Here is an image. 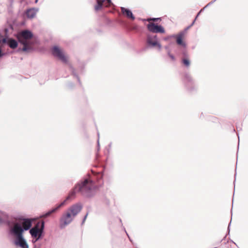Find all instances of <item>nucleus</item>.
I'll use <instances>...</instances> for the list:
<instances>
[{"label": "nucleus", "mask_w": 248, "mask_h": 248, "mask_svg": "<svg viewBox=\"0 0 248 248\" xmlns=\"http://www.w3.org/2000/svg\"><path fill=\"white\" fill-rule=\"evenodd\" d=\"M101 202L103 204L106 206H108L110 205V200L106 196H104L102 198Z\"/></svg>", "instance_id": "nucleus-19"}, {"label": "nucleus", "mask_w": 248, "mask_h": 248, "mask_svg": "<svg viewBox=\"0 0 248 248\" xmlns=\"http://www.w3.org/2000/svg\"><path fill=\"white\" fill-rule=\"evenodd\" d=\"M33 37V34L29 30H24L19 32L17 35V38L18 42L23 45V48L21 49L23 51H29L32 49L31 46V43L30 41Z\"/></svg>", "instance_id": "nucleus-3"}, {"label": "nucleus", "mask_w": 248, "mask_h": 248, "mask_svg": "<svg viewBox=\"0 0 248 248\" xmlns=\"http://www.w3.org/2000/svg\"><path fill=\"white\" fill-rule=\"evenodd\" d=\"M105 0H96L97 4L95 5L94 8L96 11L100 10L103 5Z\"/></svg>", "instance_id": "nucleus-18"}, {"label": "nucleus", "mask_w": 248, "mask_h": 248, "mask_svg": "<svg viewBox=\"0 0 248 248\" xmlns=\"http://www.w3.org/2000/svg\"><path fill=\"white\" fill-rule=\"evenodd\" d=\"M44 228L45 222L42 220L40 222H38L36 225L29 229L30 233L32 237L36 238L35 241L42 237Z\"/></svg>", "instance_id": "nucleus-4"}, {"label": "nucleus", "mask_w": 248, "mask_h": 248, "mask_svg": "<svg viewBox=\"0 0 248 248\" xmlns=\"http://www.w3.org/2000/svg\"><path fill=\"white\" fill-rule=\"evenodd\" d=\"M202 11V10H201V11L198 13V14H197V16H196V18H195L196 19V18H197V17L199 16V15H200V13L201 12V11Z\"/></svg>", "instance_id": "nucleus-31"}, {"label": "nucleus", "mask_w": 248, "mask_h": 248, "mask_svg": "<svg viewBox=\"0 0 248 248\" xmlns=\"http://www.w3.org/2000/svg\"><path fill=\"white\" fill-rule=\"evenodd\" d=\"M83 205L80 202H77L70 206L66 210L68 211L74 217L80 212L82 209Z\"/></svg>", "instance_id": "nucleus-7"}, {"label": "nucleus", "mask_w": 248, "mask_h": 248, "mask_svg": "<svg viewBox=\"0 0 248 248\" xmlns=\"http://www.w3.org/2000/svg\"><path fill=\"white\" fill-rule=\"evenodd\" d=\"M184 83L186 88L189 91H192L197 88L195 80L188 74H186L185 75Z\"/></svg>", "instance_id": "nucleus-6"}, {"label": "nucleus", "mask_w": 248, "mask_h": 248, "mask_svg": "<svg viewBox=\"0 0 248 248\" xmlns=\"http://www.w3.org/2000/svg\"><path fill=\"white\" fill-rule=\"evenodd\" d=\"M52 53L54 57H57L63 62H66V58L64 56L62 51L57 46H54L52 48Z\"/></svg>", "instance_id": "nucleus-8"}, {"label": "nucleus", "mask_w": 248, "mask_h": 248, "mask_svg": "<svg viewBox=\"0 0 248 248\" xmlns=\"http://www.w3.org/2000/svg\"><path fill=\"white\" fill-rule=\"evenodd\" d=\"M230 225H231V222L229 223V224L228 225V230L229 231V232H230Z\"/></svg>", "instance_id": "nucleus-32"}, {"label": "nucleus", "mask_w": 248, "mask_h": 248, "mask_svg": "<svg viewBox=\"0 0 248 248\" xmlns=\"http://www.w3.org/2000/svg\"><path fill=\"white\" fill-rule=\"evenodd\" d=\"M160 19L159 18H150L147 19V20L148 21H157Z\"/></svg>", "instance_id": "nucleus-22"}, {"label": "nucleus", "mask_w": 248, "mask_h": 248, "mask_svg": "<svg viewBox=\"0 0 248 248\" xmlns=\"http://www.w3.org/2000/svg\"><path fill=\"white\" fill-rule=\"evenodd\" d=\"M71 71H72V73H73V74L74 75V76H75L77 78V79H78V81L79 83L80 84V80H79V78L78 77V75H77V74L75 73V72L74 71V69H73V67H71Z\"/></svg>", "instance_id": "nucleus-21"}, {"label": "nucleus", "mask_w": 248, "mask_h": 248, "mask_svg": "<svg viewBox=\"0 0 248 248\" xmlns=\"http://www.w3.org/2000/svg\"><path fill=\"white\" fill-rule=\"evenodd\" d=\"M74 218L68 211L66 210L60 218V228L62 229L65 228L73 221Z\"/></svg>", "instance_id": "nucleus-5"}, {"label": "nucleus", "mask_w": 248, "mask_h": 248, "mask_svg": "<svg viewBox=\"0 0 248 248\" xmlns=\"http://www.w3.org/2000/svg\"><path fill=\"white\" fill-rule=\"evenodd\" d=\"M182 53L184 57L182 59V62L186 67L188 68L190 65V61L188 59L187 52L186 50H182Z\"/></svg>", "instance_id": "nucleus-15"}, {"label": "nucleus", "mask_w": 248, "mask_h": 248, "mask_svg": "<svg viewBox=\"0 0 248 248\" xmlns=\"http://www.w3.org/2000/svg\"><path fill=\"white\" fill-rule=\"evenodd\" d=\"M1 41L3 43L7 44L12 49L16 48L18 46L17 42L13 38L5 37L2 38Z\"/></svg>", "instance_id": "nucleus-13"}, {"label": "nucleus", "mask_w": 248, "mask_h": 248, "mask_svg": "<svg viewBox=\"0 0 248 248\" xmlns=\"http://www.w3.org/2000/svg\"><path fill=\"white\" fill-rule=\"evenodd\" d=\"M121 11L122 13L127 18H129L132 20H135V17L133 15L131 11L129 9L125 8L123 7H121Z\"/></svg>", "instance_id": "nucleus-14"}, {"label": "nucleus", "mask_w": 248, "mask_h": 248, "mask_svg": "<svg viewBox=\"0 0 248 248\" xmlns=\"http://www.w3.org/2000/svg\"><path fill=\"white\" fill-rule=\"evenodd\" d=\"M105 2L106 6H109L111 3V0H105Z\"/></svg>", "instance_id": "nucleus-23"}, {"label": "nucleus", "mask_w": 248, "mask_h": 248, "mask_svg": "<svg viewBox=\"0 0 248 248\" xmlns=\"http://www.w3.org/2000/svg\"><path fill=\"white\" fill-rule=\"evenodd\" d=\"M165 49L167 50V52H168V51H170L169 47L168 46H165Z\"/></svg>", "instance_id": "nucleus-27"}, {"label": "nucleus", "mask_w": 248, "mask_h": 248, "mask_svg": "<svg viewBox=\"0 0 248 248\" xmlns=\"http://www.w3.org/2000/svg\"><path fill=\"white\" fill-rule=\"evenodd\" d=\"M107 150H108V153H109L111 149H110L109 148H108V149Z\"/></svg>", "instance_id": "nucleus-33"}, {"label": "nucleus", "mask_w": 248, "mask_h": 248, "mask_svg": "<svg viewBox=\"0 0 248 248\" xmlns=\"http://www.w3.org/2000/svg\"><path fill=\"white\" fill-rule=\"evenodd\" d=\"M137 29V26H134V27L131 28V30H136Z\"/></svg>", "instance_id": "nucleus-28"}, {"label": "nucleus", "mask_w": 248, "mask_h": 248, "mask_svg": "<svg viewBox=\"0 0 248 248\" xmlns=\"http://www.w3.org/2000/svg\"><path fill=\"white\" fill-rule=\"evenodd\" d=\"M196 20V18H195V19L194 20V21L192 22L191 24L190 25V27L193 26L195 23V21Z\"/></svg>", "instance_id": "nucleus-29"}, {"label": "nucleus", "mask_w": 248, "mask_h": 248, "mask_svg": "<svg viewBox=\"0 0 248 248\" xmlns=\"http://www.w3.org/2000/svg\"><path fill=\"white\" fill-rule=\"evenodd\" d=\"M8 218V215L4 212L0 210V224L4 223Z\"/></svg>", "instance_id": "nucleus-17"}, {"label": "nucleus", "mask_w": 248, "mask_h": 248, "mask_svg": "<svg viewBox=\"0 0 248 248\" xmlns=\"http://www.w3.org/2000/svg\"><path fill=\"white\" fill-rule=\"evenodd\" d=\"M148 30L153 33H164L165 30L161 25H158L154 23H151L147 25Z\"/></svg>", "instance_id": "nucleus-12"}, {"label": "nucleus", "mask_w": 248, "mask_h": 248, "mask_svg": "<svg viewBox=\"0 0 248 248\" xmlns=\"http://www.w3.org/2000/svg\"><path fill=\"white\" fill-rule=\"evenodd\" d=\"M167 54L172 61H175V60H176L175 57H174V56L173 54H172L170 53V51H168Z\"/></svg>", "instance_id": "nucleus-20"}, {"label": "nucleus", "mask_w": 248, "mask_h": 248, "mask_svg": "<svg viewBox=\"0 0 248 248\" xmlns=\"http://www.w3.org/2000/svg\"><path fill=\"white\" fill-rule=\"evenodd\" d=\"M111 144L112 143H110L108 145V148H109L110 149L111 148Z\"/></svg>", "instance_id": "nucleus-30"}, {"label": "nucleus", "mask_w": 248, "mask_h": 248, "mask_svg": "<svg viewBox=\"0 0 248 248\" xmlns=\"http://www.w3.org/2000/svg\"><path fill=\"white\" fill-rule=\"evenodd\" d=\"M88 215V213H87L86 214V215L84 216V217H83L82 223H81V225H83L84 223V222L87 217Z\"/></svg>", "instance_id": "nucleus-24"}, {"label": "nucleus", "mask_w": 248, "mask_h": 248, "mask_svg": "<svg viewBox=\"0 0 248 248\" xmlns=\"http://www.w3.org/2000/svg\"><path fill=\"white\" fill-rule=\"evenodd\" d=\"M38 0H35V3H37L38 2Z\"/></svg>", "instance_id": "nucleus-34"}, {"label": "nucleus", "mask_w": 248, "mask_h": 248, "mask_svg": "<svg viewBox=\"0 0 248 248\" xmlns=\"http://www.w3.org/2000/svg\"><path fill=\"white\" fill-rule=\"evenodd\" d=\"M124 231H125V232H126V234H127V235H128V234L127 233L126 231L125 230H124Z\"/></svg>", "instance_id": "nucleus-35"}, {"label": "nucleus", "mask_w": 248, "mask_h": 248, "mask_svg": "<svg viewBox=\"0 0 248 248\" xmlns=\"http://www.w3.org/2000/svg\"><path fill=\"white\" fill-rule=\"evenodd\" d=\"M147 43L151 47L157 46L160 50L161 48V45L158 42L157 36L148 35L147 39Z\"/></svg>", "instance_id": "nucleus-9"}, {"label": "nucleus", "mask_w": 248, "mask_h": 248, "mask_svg": "<svg viewBox=\"0 0 248 248\" xmlns=\"http://www.w3.org/2000/svg\"><path fill=\"white\" fill-rule=\"evenodd\" d=\"M5 54L2 52L1 49L0 48V58L3 56Z\"/></svg>", "instance_id": "nucleus-26"}, {"label": "nucleus", "mask_w": 248, "mask_h": 248, "mask_svg": "<svg viewBox=\"0 0 248 248\" xmlns=\"http://www.w3.org/2000/svg\"><path fill=\"white\" fill-rule=\"evenodd\" d=\"M184 35L185 32L184 31H181L178 34H174L171 36L176 39L177 44L183 48L182 50H186V43L183 40Z\"/></svg>", "instance_id": "nucleus-10"}, {"label": "nucleus", "mask_w": 248, "mask_h": 248, "mask_svg": "<svg viewBox=\"0 0 248 248\" xmlns=\"http://www.w3.org/2000/svg\"><path fill=\"white\" fill-rule=\"evenodd\" d=\"M98 187L90 177H85L78 181L74 187L69 191L68 195L66 197V201L74 199L77 193L82 196L91 198L95 195Z\"/></svg>", "instance_id": "nucleus-2"}, {"label": "nucleus", "mask_w": 248, "mask_h": 248, "mask_svg": "<svg viewBox=\"0 0 248 248\" xmlns=\"http://www.w3.org/2000/svg\"><path fill=\"white\" fill-rule=\"evenodd\" d=\"M32 220L30 218H20L9 226V233L16 237L15 244L21 248H29L23 233L31 227Z\"/></svg>", "instance_id": "nucleus-1"}, {"label": "nucleus", "mask_w": 248, "mask_h": 248, "mask_svg": "<svg viewBox=\"0 0 248 248\" xmlns=\"http://www.w3.org/2000/svg\"><path fill=\"white\" fill-rule=\"evenodd\" d=\"M66 200L65 199L63 202H62L60 204H57L55 207L53 208L49 211L47 212L42 214L40 217V218H46L50 216L52 214L56 212L60 208L63 207L66 204Z\"/></svg>", "instance_id": "nucleus-11"}, {"label": "nucleus", "mask_w": 248, "mask_h": 248, "mask_svg": "<svg viewBox=\"0 0 248 248\" xmlns=\"http://www.w3.org/2000/svg\"><path fill=\"white\" fill-rule=\"evenodd\" d=\"M39 9L37 8H32L26 10V15L28 18L32 19L34 18L38 12Z\"/></svg>", "instance_id": "nucleus-16"}, {"label": "nucleus", "mask_w": 248, "mask_h": 248, "mask_svg": "<svg viewBox=\"0 0 248 248\" xmlns=\"http://www.w3.org/2000/svg\"><path fill=\"white\" fill-rule=\"evenodd\" d=\"M99 134L98 133V137H99ZM99 150H100V144H99V138H98V140H97V151H99Z\"/></svg>", "instance_id": "nucleus-25"}]
</instances>
